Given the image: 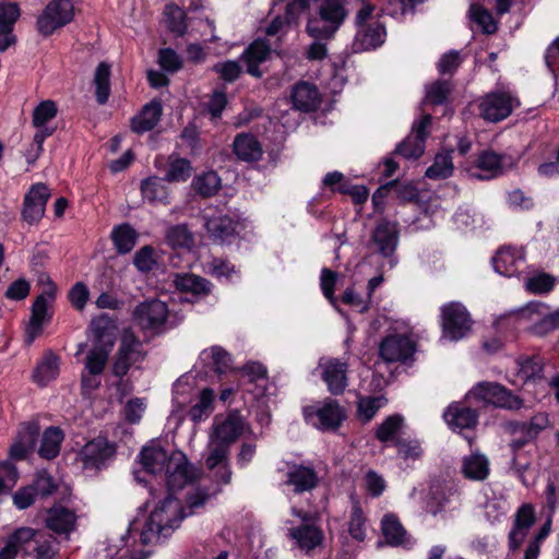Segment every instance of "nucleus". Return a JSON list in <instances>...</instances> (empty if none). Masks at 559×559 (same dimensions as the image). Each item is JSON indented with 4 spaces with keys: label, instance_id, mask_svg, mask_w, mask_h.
I'll return each mask as SVG.
<instances>
[{
    "label": "nucleus",
    "instance_id": "nucleus-37",
    "mask_svg": "<svg viewBox=\"0 0 559 559\" xmlns=\"http://www.w3.org/2000/svg\"><path fill=\"white\" fill-rule=\"evenodd\" d=\"M139 234L129 223L115 225L110 230V239L120 255L131 252L138 242Z\"/></svg>",
    "mask_w": 559,
    "mask_h": 559
},
{
    "label": "nucleus",
    "instance_id": "nucleus-30",
    "mask_svg": "<svg viewBox=\"0 0 559 559\" xmlns=\"http://www.w3.org/2000/svg\"><path fill=\"white\" fill-rule=\"evenodd\" d=\"M141 192L144 200L148 203H162L170 204V187L167 185L166 175L164 178L159 176H148V178L142 179Z\"/></svg>",
    "mask_w": 559,
    "mask_h": 559
},
{
    "label": "nucleus",
    "instance_id": "nucleus-6",
    "mask_svg": "<svg viewBox=\"0 0 559 559\" xmlns=\"http://www.w3.org/2000/svg\"><path fill=\"white\" fill-rule=\"evenodd\" d=\"M469 394L475 397L476 401L491 405V407L495 408L516 412V409H521L524 406L523 397L508 389L506 384L499 382H487V380H484L483 382L475 383Z\"/></svg>",
    "mask_w": 559,
    "mask_h": 559
},
{
    "label": "nucleus",
    "instance_id": "nucleus-54",
    "mask_svg": "<svg viewBox=\"0 0 559 559\" xmlns=\"http://www.w3.org/2000/svg\"><path fill=\"white\" fill-rule=\"evenodd\" d=\"M133 265L141 273H150L157 265L156 249L152 245H145L133 253Z\"/></svg>",
    "mask_w": 559,
    "mask_h": 559
},
{
    "label": "nucleus",
    "instance_id": "nucleus-55",
    "mask_svg": "<svg viewBox=\"0 0 559 559\" xmlns=\"http://www.w3.org/2000/svg\"><path fill=\"white\" fill-rule=\"evenodd\" d=\"M366 522L367 519L360 504H354L352 507L348 525V532L354 539L365 540L367 536Z\"/></svg>",
    "mask_w": 559,
    "mask_h": 559
},
{
    "label": "nucleus",
    "instance_id": "nucleus-26",
    "mask_svg": "<svg viewBox=\"0 0 559 559\" xmlns=\"http://www.w3.org/2000/svg\"><path fill=\"white\" fill-rule=\"evenodd\" d=\"M386 38V27L383 23L376 20L358 29L354 38V48L356 51H368L381 47Z\"/></svg>",
    "mask_w": 559,
    "mask_h": 559
},
{
    "label": "nucleus",
    "instance_id": "nucleus-2",
    "mask_svg": "<svg viewBox=\"0 0 559 559\" xmlns=\"http://www.w3.org/2000/svg\"><path fill=\"white\" fill-rule=\"evenodd\" d=\"M316 3L314 13L307 16L306 32L317 40H331L345 23L348 15L341 0H292L286 4L284 20L287 24L296 23L302 11Z\"/></svg>",
    "mask_w": 559,
    "mask_h": 559
},
{
    "label": "nucleus",
    "instance_id": "nucleus-60",
    "mask_svg": "<svg viewBox=\"0 0 559 559\" xmlns=\"http://www.w3.org/2000/svg\"><path fill=\"white\" fill-rule=\"evenodd\" d=\"M107 360L108 356H106V349H102L97 344H94L86 357L85 369L95 378H99V374H102L105 369Z\"/></svg>",
    "mask_w": 559,
    "mask_h": 559
},
{
    "label": "nucleus",
    "instance_id": "nucleus-62",
    "mask_svg": "<svg viewBox=\"0 0 559 559\" xmlns=\"http://www.w3.org/2000/svg\"><path fill=\"white\" fill-rule=\"evenodd\" d=\"M212 70L226 83L236 82L242 72L239 61L235 60H226L221 63H215Z\"/></svg>",
    "mask_w": 559,
    "mask_h": 559
},
{
    "label": "nucleus",
    "instance_id": "nucleus-15",
    "mask_svg": "<svg viewBox=\"0 0 559 559\" xmlns=\"http://www.w3.org/2000/svg\"><path fill=\"white\" fill-rule=\"evenodd\" d=\"M70 17L69 0L50 1L43 13L37 17V31L44 35H51L56 29L64 26Z\"/></svg>",
    "mask_w": 559,
    "mask_h": 559
},
{
    "label": "nucleus",
    "instance_id": "nucleus-49",
    "mask_svg": "<svg viewBox=\"0 0 559 559\" xmlns=\"http://www.w3.org/2000/svg\"><path fill=\"white\" fill-rule=\"evenodd\" d=\"M215 401V391L213 389L201 390L199 400L188 411V416L193 423L203 421L210 415Z\"/></svg>",
    "mask_w": 559,
    "mask_h": 559
},
{
    "label": "nucleus",
    "instance_id": "nucleus-36",
    "mask_svg": "<svg viewBox=\"0 0 559 559\" xmlns=\"http://www.w3.org/2000/svg\"><path fill=\"white\" fill-rule=\"evenodd\" d=\"M94 96L99 106L107 104L111 96V64L100 61L95 68Z\"/></svg>",
    "mask_w": 559,
    "mask_h": 559
},
{
    "label": "nucleus",
    "instance_id": "nucleus-57",
    "mask_svg": "<svg viewBox=\"0 0 559 559\" xmlns=\"http://www.w3.org/2000/svg\"><path fill=\"white\" fill-rule=\"evenodd\" d=\"M28 485L35 489V493L40 498L49 497L58 489L53 477L46 471L37 472L33 481Z\"/></svg>",
    "mask_w": 559,
    "mask_h": 559
},
{
    "label": "nucleus",
    "instance_id": "nucleus-63",
    "mask_svg": "<svg viewBox=\"0 0 559 559\" xmlns=\"http://www.w3.org/2000/svg\"><path fill=\"white\" fill-rule=\"evenodd\" d=\"M19 480L15 465L9 461L0 463V493L10 491Z\"/></svg>",
    "mask_w": 559,
    "mask_h": 559
},
{
    "label": "nucleus",
    "instance_id": "nucleus-52",
    "mask_svg": "<svg viewBox=\"0 0 559 559\" xmlns=\"http://www.w3.org/2000/svg\"><path fill=\"white\" fill-rule=\"evenodd\" d=\"M528 421L512 420L508 423L509 432H511L513 436H515V433L519 435L518 438H513L510 442V450L512 453L519 454L520 450L524 449L527 443L534 440L528 435Z\"/></svg>",
    "mask_w": 559,
    "mask_h": 559
},
{
    "label": "nucleus",
    "instance_id": "nucleus-24",
    "mask_svg": "<svg viewBox=\"0 0 559 559\" xmlns=\"http://www.w3.org/2000/svg\"><path fill=\"white\" fill-rule=\"evenodd\" d=\"M495 271L504 276H514L520 273L521 267L525 264L524 254L520 249L512 247H503L498 249L491 259Z\"/></svg>",
    "mask_w": 559,
    "mask_h": 559
},
{
    "label": "nucleus",
    "instance_id": "nucleus-4",
    "mask_svg": "<svg viewBox=\"0 0 559 559\" xmlns=\"http://www.w3.org/2000/svg\"><path fill=\"white\" fill-rule=\"evenodd\" d=\"M117 453L115 442H110L106 436H98L86 442L76 453L75 463H80L82 472L88 477L99 474L109 467Z\"/></svg>",
    "mask_w": 559,
    "mask_h": 559
},
{
    "label": "nucleus",
    "instance_id": "nucleus-58",
    "mask_svg": "<svg viewBox=\"0 0 559 559\" xmlns=\"http://www.w3.org/2000/svg\"><path fill=\"white\" fill-rule=\"evenodd\" d=\"M58 109L55 102L47 99L40 102L33 111V124L35 128H44L57 116Z\"/></svg>",
    "mask_w": 559,
    "mask_h": 559
},
{
    "label": "nucleus",
    "instance_id": "nucleus-35",
    "mask_svg": "<svg viewBox=\"0 0 559 559\" xmlns=\"http://www.w3.org/2000/svg\"><path fill=\"white\" fill-rule=\"evenodd\" d=\"M405 417L402 414L388 415L374 430V438L384 445L396 447V439L404 427Z\"/></svg>",
    "mask_w": 559,
    "mask_h": 559
},
{
    "label": "nucleus",
    "instance_id": "nucleus-61",
    "mask_svg": "<svg viewBox=\"0 0 559 559\" xmlns=\"http://www.w3.org/2000/svg\"><path fill=\"white\" fill-rule=\"evenodd\" d=\"M227 104L228 99L226 87L225 85L218 86L217 88H214L209 98L207 111L212 118H221L223 117V112Z\"/></svg>",
    "mask_w": 559,
    "mask_h": 559
},
{
    "label": "nucleus",
    "instance_id": "nucleus-42",
    "mask_svg": "<svg viewBox=\"0 0 559 559\" xmlns=\"http://www.w3.org/2000/svg\"><path fill=\"white\" fill-rule=\"evenodd\" d=\"M193 173L192 162L180 155L171 154L167 159L165 179L167 182H187Z\"/></svg>",
    "mask_w": 559,
    "mask_h": 559
},
{
    "label": "nucleus",
    "instance_id": "nucleus-45",
    "mask_svg": "<svg viewBox=\"0 0 559 559\" xmlns=\"http://www.w3.org/2000/svg\"><path fill=\"white\" fill-rule=\"evenodd\" d=\"M63 432L58 427L47 428L40 440L38 454L40 457L46 460H52L58 456L60 452V445L63 440Z\"/></svg>",
    "mask_w": 559,
    "mask_h": 559
},
{
    "label": "nucleus",
    "instance_id": "nucleus-20",
    "mask_svg": "<svg viewBox=\"0 0 559 559\" xmlns=\"http://www.w3.org/2000/svg\"><path fill=\"white\" fill-rule=\"evenodd\" d=\"M272 52V48L267 40L257 39L250 43L239 56V60L246 66V72L255 79L263 76L261 64L267 61Z\"/></svg>",
    "mask_w": 559,
    "mask_h": 559
},
{
    "label": "nucleus",
    "instance_id": "nucleus-3",
    "mask_svg": "<svg viewBox=\"0 0 559 559\" xmlns=\"http://www.w3.org/2000/svg\"><path fill=\"white\" fill-rule=\"evenodd\" d=\"M304 420L321 432H336L347 419V412L340 401L324 397L316 404L302 407Z\"/></svg>",
    "mask_w": 559,
    "mask_h": 559
},
{
    "label": "nucleus",
    "instance_id": "nucleus-33",
    "mask_svg": "<svg viewBox=\"0 0 559 559\" xmlns=\"http://www.w3.org/2000/svg\"><path fill=\"white\" fill-rule=\"evenodd\" d=\"M238 226V221L227 216V214L210 217L205 223L206 230L211 238H213L214 241L221 242H230L237 234Z\"/></svg>",
    "mask_w": 559,
    "mask_h": 559
},
{
    "label": "nucleus",
    "instance_id": "nucleus-19",
    "mask_svg": "<svg viewBox=\"0 0 559 559\" xmlns=\"http://www.w3.org/2000/svg\"><path fill=\"white\" fill-rule=\"evenodd\" d=\"M93 342L99 348L106 350V356L109 357L111 348L117 338V321L115 318L109 317L107 313L99 314L94 318L90 323Z\"/></svg>",
    "mask_w": 559,
    "mask_h": 559
},
{
    "label": "nucleus",
    "instance_id": "nucleus-8",
    "mask_svg": "<svg viewBox=\"0 0 559 559\" xmlns=\"http://www.w3.org/2000/svg\"><path fill=\"white\" fill-rule=\"evenodd\" d=\"M169 314V308L160 299H145L139 302L131 312L132 321L141 330L159 333L164 329Z\"/></svg>",
    "mask_w": 559,
    "mask_h": 559
},
{
    "label": "nucleus",
    "instance_id": "nucleus-5",
    "mask_svg": "<svg viewBox=\"0 0 559 559\" xmlns=\"http://www.w3.org/2000/svg\"><path fill=\"white\" fill-rule=\"evenodd\" d=\"M56 288L50 285L39 294L31 306V316L24 322V343L29 346L43 335L53 316Z\"/></svg>",
    "mask_w": 559,
    "mask_h": 559
},
{
    "label": "nucleus",
    "instance_id": "nucleus-40",
    "mask_svg": "<svg viewBox=\"0 0 559 559\" xmlns=\"http://www.w3.org/2000/svg\"><path fill=\"white\" fill-rule=\"evenodd\" d=\"M46 513V527L57 535H66L68 537L70 531V510L58 502L48 509Z\"/></svg>",
    "mask_w": 559,
    "mask_h": 559
},
{
    "label": "nucleus",
    "instance_id": "nucleus-9",
    "mask_svg": "<svg viewBox=\"0 0 559 559\" xmlns=\"http://www.w3.org/2000/svg\"><path fill=\"white\" fill-rule=\"evenodd\" d=\"M246 418L239 408H230L225 415H215L211 439L223 443L226 453L230 447L242 436Z\"/></svg>",
    "mask_w": 559,
    "mask_h": 559
},
{
    "label": "nucleus",
    "instance_id": "nucleus-59",
    "mask_svg": "<svg viewBox=\"0 0 559 559\" xmlns=\"http://www.w3.org/2000/svg\"><path fill=\"white\" fill-rule=\"evenodd\" d=\"M381 396H361L357 403V416L364 423L371 421L381 408Z\"/></svg>",
    "mask_w": 559,
    "mask_h": 559
},
{
    "label": "nucleus",
    "instance_id": "nucleus-23",
    "mask_svg": "<svg viewBox=\"0 0 559 559\" xmlns=\"http://www.w3.org/2000/svg\"><path fill=\"white\" fill-rule=\"evenodd\" d=\"M138 461L143 471L148 474H159L166 471L168 462V452L163 448L160 442L151 441L141 449Z\"/></svg>",
    "mask_w": 559,
    "mask_h": 559
},
{
    "label": "nucleus",
    "instance_id": "nucleus-56",
    "mask_svg": "<svg viewBox=\"0 0 559 559\" xmlns=\"http://www.w3.org/2000/svg\"><path fill=\"white\" fill-rule=\"evenodd\" d=\"M555 284V276L546 272L537 273L525 281V287L532 294H549L554 290Z\"/></svg>",
    "mask_w": 559,
    "mask_h": 559
},
{
    "label": "nucleus",
    "instance_id": "nucleus-7",
    "mask_svg": "<svg viewBox=\"0 0 559 559\" xmlns=\"http://www.w3.org/2000/svg\"><path fill=\"white\" fill-rule=\"evenodd\" d=\"M401 228L399 223L386 219V217L378 219L371 230V245L382 259L389 260L390 266H394L399 262L396 249L399 248Z\"/></svg>",
    "mask_w": 559,
    "mask_h": 559
},
{
    "label": "nucleus",
    "instance_id": "nucleus-28",
    "mask_svg": "<svg viewBox=\"0 0 559 559\" xmlns=\"http://www.w3.org/2000/svg\"><path fill=\"white\" fill-rule=\"evenodd\" d=\"M163 115V103L160 98H153L150 103H146L141 109V111L132 117L131 119V129L133 132L138 134H143V132L152 131V129L156 128L158 122L160 121V117Z\"/></svg>",
    "mask_w": 559,
    "mask_h": 559
},
{
    "label": "nucleus",
    "instance_id": "nucleus-13",
    "mask_svg": "<svg viewBox=\"0 0 559 559\" xmlns=\"http://www.w3.org/2000/svg\"><path fill=\"white\" fill-rule=\"evenodd\" d=\"M431 124L430 114H424L419 120L412 126V132L401 141L394 153L404 156L407 159H417L424 155L426 140L429 138V127Z\"/></svg>",
    "mask_w": 559,
    "mask_h": 559
},
{
    "label": "nucleus",
    "instance_id": "nucleus-1",
    "mask_svg": "<svg viewBox=\"0 0 559 559\" xmlns=\"http://www.w3.org/2000/svg\"><path fill=\"white\" fill-rule=\"evenodd\" d=\"M210 499L206 490H197L188 493L186 506L182 507L178 498L173 495H166L164 500L159 501L150 513L141 532V543L150 544L152 536L168 537L176 527L180 526L186 516L193 515L199 509L204 508Z\"/></svg>",
    "mask_w": 559,
    "mask_h": 559
},
{
    "label": "nucleus",
    "instance_id": "nucleus-21",
    "mask_svg": "<svg viewBox=\"0 0 559 559\" xmlns=\"http://www.w3.org/2000/svg\"><path fill=\"white\" fill-rule=\"evenodd\" d=\"M443 419L452 430L472 429L479 423V413L463 403H452L445 408Z\"/></svg>",
    "mask_w": 559,
    "mask_h": 559
},
{
    "label": "nucleus",
    "instance_id": "nucleus-47",
    "mask_svg": "<svg viewBox=\"0 0 559 559\" xmlns=\"http://www.w3.org/2000/svg\"><path fill=\"white\" fill-rule=\"evenodd\" d=\"M165 25L171 34L182 37L187 34V12L178 4H167L164 10Z\"/></svg>",
    "mask_w": 559,
    "mask_h": 559
},
{
    "label": "nucleus",
    "instance_id": "nucleus-39",
    "mask_svg": "<svg viewBox=\"0 0 559 559\" xmlns=\"http://www.w3.org/2000/svg\"><path fill=\"white\" fill-rule=\"evenodd\" d=\"M347 366L344 362L333 361L325 366L322 379L328 384L331 394H343L347 386Z\"/></svg>",
    "mask_w": 559,
    "mask_h": 559
},
{
    "label": "nucleus",
    "instance_id": "nucleus-38",
    "mask_svg": "<svg viewBox=\"0 0 559 559\" xmlns=\"http://www.w3.org/2000/svg\"><path fill=\"white\" fill-rule=\"evenodd\" d=\"M59 369L58 356L52 352H47L33 371V381L39 386H45L58 377Z\"/></svg>",
    "mask_w": 559,
    "mask_h": 559
},
{
    "label": "nucleus",
    "instance_id": "nucleus-46",
    "mask_svg": "<svg viewBox=\"0 0 559 559\" xmlns=\"http://www.w3.org/2000/svg\"><path fill=\"white\" fill-rule=\"evenodd\" d=\"M452 153L453 151H448L435 155L432 164L425 171V176L432 180L451 177L454 171Z\"/></svg>",
    "mask_w": 559,
    "mask_h": 559
},
{
    "label": "nucleus",
    "instance_id": "nucleus-43",
    "mask_svg": "<svg viewBox=\"0 0 559 559\" xmlns=\"http://www.w3.org/2000/svg\"><path fill=\"white\" fill-rule=\"evenodd\" d=\"M381 532L385 543L390 546H401L407 535V531L400 521L399 515L391 514V512L383 515L381 520Z\"/></svg>",
    "mask_w": 559,
    "mask_h": 559
},
{
    "label": "nucleus",
    "instance_id": "nucleus-10",
    "mask_svg": "<svg viewBox=\"0 0 559 559\" xmlns=\"http://www.w3.org/2000/svg\"><path fill=\"white\" fill-rule=\"evenodd\" d=\"M519 100L510 92H502V90H496L489 92L480 99L478 104L479 116L484 120L502 121L510 117L515 106H519Z\"/></svg>",
    "mask_w": 559,
    "mask_h": 559
},
{
    "label": "nucleus",
    "instance_id": "nucleus-44",
    "mask_svg": "<svg viewBox=\"0 0 559 559\" xmlns=\"http://www.w3.org/2000/svg\"><path fill=\"white\" fill-rule=\"evenodd\" d=\"M191 187L195 193L203 198L214 197L222 187V179L216 171H203L201 175L193 177Z\"/></svg>",
    "mask_w": 559,
    "mask_h": 559
},
{
    "label": "nucleus",
    "instance_id": "nucleus-22",
    "mask_svg": "<svg viewBox=\"0 0 559 559\" xmlns=\"http://www.w3.org/2000/svg\"><path fill=\"white\" fill-rule=\"evenodd\" d=\"M293 107L301 111H314L321 105V94L316 83L299 81L295 83L290 93Z\"/></svg>",
    "mask_w": 559,
    "mask_h": 559
},
{
    "label": "nucleus",
    "instance_id": "nucleus-41",
    "mask_svg": "<svg viewBox=\"0 0 559 559\" xmlns=\"http://www.w3.org/2000/svg\"><path fill=\"white\" fill-rule=\"evenodd\" d=\"M490 472L489 461L481 453H472L464 456L462 463V474L468 480H485Z\"/></svg>",
    "mask_w": 559,
    "mask_h": 559
},
{
    "label": "nucleus",
    "instance_id": "nucleus-17",
    "mask_svg": "<svg viewBox=\"0 0 559 559\" xmlns=\"http://www.w3.org/2000/svg\"><path fill=\"white\" fill-rule=\"evenodd\" d=\"M174 286L181 294H186L185 300L191 301V304L209 297L213 290V283L210 280L189 272L176 273Z\"/></svg>",
    "mask_w": 559,
    "mask_h": 559
},
{
    "label": "nucleus",
    "instance_id": "nucleus-53",
    "mask_svg": "<svg viewBox=\"0 0 559 559\" xmlns=\"http://www.w3.org/2000/svg\"><path fill=\"white\" fill-rule=\"evenodd\" d=\"M469 12L471 19L481 26L484 34H496L498 29V22H496L490 10L486 9V7L481 4H472Z\"/></svg>",
    "mask_w": 559,
    "mask_h": 559
},
{
    "label": "nucleus",
    "instance_id": "nucleus-64",
    "mask_svg": "<svg viewBox=\"0 0 559 559\" xmlns=\"http://www.w3.org/2000/svg\"><path fill=\"white\" fill-rule=\"evenodd\" d=\"M557 329H559V308L555 311H551V313L544 314L539 321H536L532 325L531 330L535 335L545 336Z\"/></svg>",
    "mask_w": 559,
    "mask_h": 559
},
{
    "label": "nucleus",
    "instance_id": "nucleus-14",
    "mask_svg": "<svg viewBox=\"0 0 559 559\" xmlns=\"http://www.w3.org/2000/svg\"><path fill=\"white\" fill-rule=\"evenodd\" d=\"M417 344L405 334H389L379 344V355L385 362H403L414 359Z\"/></svg>",
    "mask_w": 559,
    "mask_h": 559
},
{
    "label": "nucleus",
    "instance_id": "nucleus-32",
    "mask_svg": "<svg viewBox=\"0 0 559 559\" xmlns=\"http://www.w3.org/2000/svg\"><path fill=\"white\" fill-rule=\"evenodd\" d=\"M518 374L524 383H539L544 379L545 361L540 355H520L515 359Z\"/></svg>",
    "mask_w": 559,
    "mask_h": 559
},
{
    "label": "nucleus",
    "instance_id": "nucleus-34",
    "mask_svg": "<svg viewBox=\"0 0 559 559\" xmlns=\"http://www.w3.org/2000/svg\"><path fill=\"white\" fill-rule=\"evenodd\" d=\"M200 359L205 367L217 374L227 373L233 364L231 354L221 347V345H213L210 348L203 349L200 354Z\"/></svg>",
    "mask_w": 559,
    "mask_h": 559
},
{
    "label": "nucleus",
    "instance_id": "nucleus-51",
    "mask_svg": "<svg viewBox=\"0 0 559 559\" xmlns=\"http://www.w3.org/2000/svg\"><path fill=\"white\" fill-rule=\"evenodd\" d=\"M392 198L400 201V203H411V201H418L420 191L417 183L413 181H401V179H393L391 181Z\"/></svg>",
    "mask_w": 559,
    "mask_h": 559
},
{
    "label": "nucleus",
    "instance_id": "nucleus-18",
    "mask_svg": "<svg viewBox=\"0 0 559 559\" xmlns=\"http://www.w3.org/2000/svg\"><path fill=\"white\" fill-rule=\"evenodd\" d=\"M287 536L289 539H293L299 550L306 554H310L317 547H321L324 542V533L321 526L313 524V521L309 522V524L292 526L288 528Z\"/></svg>",
    "mask_w": 559,
    "mask_h": 559
},
{
    "label": "nucleus",
    "instance_id": "nucleus-48",
    "mask_svg": "<svg viewBox=\"0 0 559 559\" xmlns=\"http://www.w3.org/2000/svg\"><path fill=\"white\" fill-rule=\"evenodd\" d=\"M120 348L126 358L131 361V367L143 357L142 341L132 328L123 329L120 336Z\"/></svg>",
    "mask_w": 559,
    "mask_h": 559
},
{
    "label": "nucleus",
    "instance_id": "nucleus-50",
    "mask_svg": "<svg viewBox=\"0 0 559 559\" xmlns=\"http://www.w3.org/2000/svg\"><path fill=\"white\" fill-rule=\"evenodd\" d=\"M395 449H397V456L402 460H420L424 456L425 450L423 442L416 438H405V436L399 437L395 442Z\"/></svg>",
    "mask_w": 559,
    "mask_h": 559
},
{
    "label": "nucleus",
    "instance_id": "nucleus-12",
    "mask_svg": "<svg viewBox=\"0 0 559 559\" xmlns=\"http://www.w3.org/2000/svg\"><path fill=\"white\" fill-rule=\"evenodd\" d=\"M198 477L195 466L188 461L183 452H175L171 456H168L165 472L167 495L175 496L176 490H180L185 485L192 484Z\"/></svg>",
    "mask_w": 559,
    "mask_h": 559
},
{
    "label": "nucleus",
    "instance_id": "nucleus-31",
    "mask_svg": "<svg viewBox=\"0 0 559 559\" xmlns=\"http://www.w3.org/2000/svg\"><path fill=\"white\" fill-rule=\"evenodd\" d=\"M474 167L479 170V173H473V176L477 179H493V177H498L503 173L502 155L490 151V148H485V151L479 152Z\"/></svg>",
    "mask_w": 559,
    "mask_h": 559
},
{
    "label": "nucleus",
    "instance_id": "nucleus-11",
    "mask_svg": "<svg viewBox=\"0 0 559 559\" xmlns=\"http://www.w3.org/2000/svg\"><path fill=\"white\" fill-rule=\"evenodd\" d=\"M441 325L444 336L451 340L463 338L472 328V317L461 302H447L441 308Z\"/></svg>",
    "mask_w": 559,
    "mask_h": 559
},
{
    "label": "nucleus",
    "instance_id": "nucleus-27",
    "mask_svg": "<svg viewBox=\"0 0 559 559\" xmlns=\"http://www.w3.org/2000/svg\"><path fill=\"white\" fill-rule=\"evenodd\" d=\"M40 428L36 421L21 425L16 439L10 448V456L14 460H23L34 450Z\"/></svg>",
    "mask_w": 559,
    "mask_h": 559
},
{
    "label": "nucleus",
    "instance_id": "nucleus-29",
    "mask_svg": "<svg viewBox=\"0 0 559 559\" xmlns=\"http://www.w3.org/2000/svg\"><path fill=\"white\" fill-rule=\"evenodd\" d=\"M233 151L241 162H259L263 156V147L252 133H238L234 138Z\"/></svg>",
    "mask_w": 559,
    "mask_h": 559
},
{
    "label": "nucleus",
    "instance_id": "nucleus-25",
    "mask_svg": "<svg viewBox=\"0 0 559 559\" xmlns=\"http://www.w3.org/2000/svg\"><path fill=\"white\" fill-rule=\"evenodd\" d=\"M286 484L293 485L294 492L300 495V492L312 491L320 484V475L313 466L293 465L287 472Z\"/></svg>",
    "mask_w": 559,
    "mask_h": 559
},
{
    "label": "nucleus",
    "instance_id": "nucleus-16",
    "mask_svg": "<svg viewBox=\"0 0 559 559\" xmlns=\"http://www.w3.org/2000/svg\"><path fill=\"white\" fill-rule=\"evenodd\" d=\"M49 188L37 182L31 186L24 195L22 217L29 225L38 223L45 214L46 204L50 198Z\"/></svg>",
    "mask_w": 559,
    "mask_h": 559
}]
</instances>
